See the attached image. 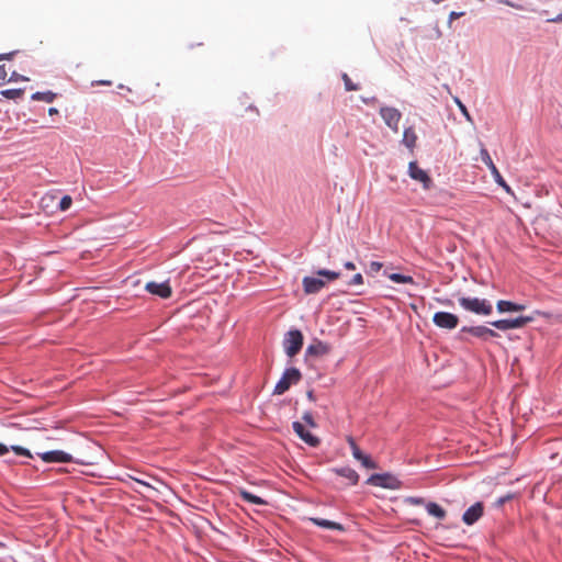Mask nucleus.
<instances>
[{
    "label": "nucleus",
    "mask_w": 562,
    "mask_h": 562,
    "mask_svg": "<svg viewBox=\"0 0 562 562\" xmlns=\"http://www.w3.org/2000/svg\"><path fill=\"white\" fill-rule=\"evenodd\" d=\"M459 304L468 312L477 315H490L493 311L492 304L485 299L479 297H460Z\"/></svg>",
    "instance_id": "obj_1"
},
{
    "label": "nucleus",
    "mask_w": 562,
    "mask_h": 562,
    "mask_svg": "<svg viewBox=\"0 0 562 562\" xmlns=\"http://www.w3.org/2000/svg\"><path fill=\"white\" fill-rule=\"evenodd\" d=\"M303 339V335L299 329H292L286 333L283 339V347L290 358H293L301 351Z\"/></svg>",
    "instance_id": "obj_2"
},
{
    "label": "nucleus",
    "mask_w": 562,
    "mask_h": 562,
    "mask_svg": "<svg viewBox=\"0 0 562 562\" xmlns=\"http://www.w3.org/2000/svg\"><path fill=\"white\" fill-rule=\"evenodd\" d=\"M301 380V372L296 368L286 369L281 379L274 386V394L281 395L285 393L292 384L299 383Z\"/></svg>",
    "instance_id": "obj_3"
},
{
    "label": "nucleus",
    "mask_w": 562,
    "mask_h": 562,
    "mask_svg": "<svg viewBox=\"0 0 562 562\" xmlns=\"http://www.w3.org/2000/svg\"><path fill=\"white\" fill-rule=\"evenodd\" d=\"M367 484L389 490H398L402 486L401 481L390 473L372 474L367 480Z\"/></svg>",
    "instance_id": "obj_4"
},
{
    "label": "nucleus",
    "mask_w": 562,
    "mask_h": 562,
    "mask_svg": "<svg viewBox=\"0 0 562 562\" xmlns=\"http://www.w3.org/2000/svg\"><path fill=\"white\" fill-rule=\"evenodd\" d=\"M481 159L486 165V167L490 169L495 182L499 184L506 192L512 193L510 187L507 184V182L502 177L501 172L498 171L497 167L493 162L488 151L486 148L482 147L480 150Z\"/></svg>",
    "instance_id": "obj_5"
},
{
    "label": "nucleus",
    "mask_w": 562,
    "mask_h": 562,
    "mask_svg": "<svg viewBox=\"0 0 562 562\" xmlns=\"http://www.w3.org/2000/svg\"><path fill=\"white\" fill-rule=\"evenodd\" d=\"M532 321L533 317L531 316H519L516 318L494 321L491 323V325L499 330H508L514 328H521Z\"/></svg>",
    "instance_id": "obj_6"
},
{
    "label": "nucleus",
    "mask_w": 562,
    "mask_h": 562,
    "mask_svg": "<svg viewBox=\"0 0 562 562\" xmlns=\"http://www.w3.org/2000/svg\"><path fill=\"white\" fill-rule=\"evenodd\" d=\"M434 324L443 329H454L459 324V317L448 312H437L432 317Z\"/></svg>",
    "instance_id": "obj_7"
},
{
    "label": "nucleus",
    "mask_w": 562,
    "mask_h": 562,
    "mask_svg": "<svg viewBox=\"0 0 562 562\" xmlns=\"http://www.w3.org/2000/svg\"><path fill=\"white\" fill-rule=\"evenodd\" d=\"M380 115L391 130H393L394 132L398 131V124L402 114L397 109L389 106L381 108Z\"/></svg>",
    "instance_id": "obj_8"
},
{
    "label": "nucleus",
    "mask_w": 562,
    "mask_h": 562,
    "mask_svg": "<svg viewBox=\"0 0 562 562\" xmlns=\"http://www.w3.org/2000/svg\"><path fill=\"white\" fill-rule=\"evenodd\" d=\"M347 442L350 446L352 456L356 460H358L362 467L366 469H376L378 464L367 454H364L360 448L357 446L355 439L352 437L347 438Z\"/></svg>",
    "instance_id": "obj_9"
},
{
    "label": "nucleus",
    "mask_w": 562,
    "mask_h": 562,
    "mask_svg": "<svg viewBox=\"0 0 562 562\" xmlns=\"http://www.w3.org/2000/svg\"><path fill=\"white\" fill-rule=\"evenodd\" d=\"M408 175L412 179L422 182L423 188L428 190L431 187V179L428 173L418 167L416 161H411L408 165Z\"/></svg>",
    "instance_id": "obj_10"
},
{
    "label": "nucleus",
    "mask_w": 562,
    "mask_h": 562,
    "mask_svg": "<svg viewBox=\"0 0 562 562\" xmlns=\"http://www.w3.org/2000/svg\"><path fill=\"white\" fill-rule=\"evenodd\" d=\"M38 457L46 463H68L72 461V457L61 450H52L38 453Z\"/></svg>",
    "instance_id": "obj_11"
},
{
    "label": "nucleus",
    "mask_w": 562,
    "mask_h": 562,
    "mask_svg": "<svg viewBox=\"0 0 562 562\" xmlns=\"http://www.w3.org/2000/svg\"><path fill=\"white\" fill-rule=\"evenodd\" d=\"M145 290L148 291L150 294L157 295L161 299H168L172 294L171 286L169 285L168 282L158 283L150 281L146 283Z\"/></svg>",
    "instance_id": "obj_12"
},
{
    "label": "nucleus",
    "mask_w": 562,
    "mask_h": 562,
    "mask_svg": "<svg viewBox=\"0 0 562 562\" xmlns=\"http://www.w3.org/2000/svg\"><path fill=\"white\" fill-rule=\"evenodd\" d=\"M482 515L483 504L481 502H477L464 512L462 516V521L465 525L471 526L474 522H476L482 517Z\"/></svg>",
    "instance_id": "obj_13"
},
{
    "label": "nucleus",
    "mask_w": 562,
    "mask_h": 562,
    "mask_svg": "<svg viewBox=\"0 0 562 562\" xmlns=\"http://www.w3.org/2000/svg\"><path fill=\"white\" fill-rule=\"evenodd\" d=\"M462 333H469L474 337L487 339L488 337H497L498 334L486 326H464L461 329Z\"/></svg>",
    "instance_id": "obj_14"
},
{
    "label": "nucleus",
    "mask_w": 562,
    "mask_h": 562,
    "mask_svg": "<svg viewBox=\"0 0 562 562\" xmlns=\"http://www.w3.org/2000/svg\"><path fill=\"white\" fill-rule=\"evenodd\" d=\"M302 285L305 294H315L326 285V282L315 277H304Z\"/></svg>",
    "instance_id": "obj_15"
},
{
    "label": "nucleus",
    "mask_w": 562,
    "mask_h": 562,
    "mask_svg": "<svg viewBox=\"0 0 562 562\" xmlns=\"http://www.w3.org/2000/svg\"><path fill=\"white\" fill-rule=\"evenodd\" d=\"M293 430L296 435L311 447H316L319 443V439L313 436L308 430L305 429L304 425L299 422L293 423Z\"/></svg>",
    "instance_id": "obj_16"
},
{
    "label": "nucleus",
    "mask_w": 562,
    "mask_h": 562,
    "mask_svg": "<svg viewBox=\"0 0 562 562\" xmlns=\"http://www.w3.org/2000/svg\"><path fill=\"white\" fill-rule=\"evenodd\" d=\"M330 346L321 340H315L306 348V355L313 357H321L329 353Z\"/></svg>",
    "instance_id": "obj_17"
},
{
    "label": "nucleus",
    "mask_w": 562,
    "mask_h": 562,
    "mask_svg": "<svg viewBox=\"0 0 562 562\" xmlns=\"http://www.w3.org/2000/svg\"><path fill=\"white\" fill-rule=\"evenodd\" d=\"M334 472L337 475L347 479L351 485H356L358 483V481H359L358 473L353 469H351L349 467L334 469Z\"/></svg>",
    "instance_id": "obj_18"
},
{
    "label": "nucleus",
    "mask_w": 562,
    "mask_h": 562,
    "mask_svg": "<svg viewBox=\"0 0 562 562\" xmlns=\"http://www.w3.org/2000/svg\"><path fill=\"white\" fill-rule=\"evenodd\" d=\"M497 311L499 313L506 312H520L525 310V305L517 304L510 301L501 300L496 304Z\"/></svg>",
    "instance_id": "obj_19"
},
{
    "label": "nucleus",
    "mask_w": 562,
    "mask_h": 562,
    "mask_svg": "<svg viewBox=\"0 0 562 562\" xmlns=\"http://www.w3.org/2000/svg\"><path fill=\"white\" fill-rule=\"evenodd\" d=\"M310 520L318 526V527H322V528H325V529H333V530H339V531H344L345 528L339 522H335V521H331V520H327V519H323V518H310Z\"/></svg>",
    "instance_id": "obj_20"
},
{
    "label": "nucleus",
    "mask_w": 562,
    "mask_h": 562,
    "mask_svg": "<svg viewBox=\"0 0 562 562\" xmlns=\"http://www.w3.org/2000/svg\"><path fill=\"white\" fill-rule=\"evenodd\" d=\"M417 142V135L415 133V130L413 127H407L404 130L403 133V143L404 145L409 148L411 150L414 149Z\"/></svg>",
    "instance_id": "obj_21"
},
{
    "label": "nucleus",
    "mask_w": 562,
    "mask_h": 562,
    "mask_svg": "<svg viewBox=\"0 0 562 562\" xmlns=\"http://www.w3.org/2000/svg\"><path fill=\"white\" fill-rule=\"evenodd\" d=\"M238 493H239V496L241 497V499L245 502H248V503H251L255 505H267V502L265 499H262L261 497H259L257 495H254L252 493H250L244 488H240Z\"/></svg>",
    "instance_id": "obj_22"
},
{
    "label": "nucleus",
    "mask_w": 562,
    "mask_h": 562,
    "mask_svg": "<svg viewBox=\"0 0 562 562\" xmlns=\"http://www.w3.org/2000/svg\"><path fill=\"white\" fill-rule=\"evenodd\" d=\"M426 510L429 515L438 519H443L446 517V510L437 503H428L426 505Z\"/></svg>",
    "instance_id": "obj_23"
},
{
    "label": "nucleus",
    "mask_w": 562,
    "mask_h": 562,
    "mask_svg": "<svg viewBox=\"0 0 562 562\" xmlns=\"http://www.w3.org/2000/svg\"><path fill=\"white\" fill-rule=\"evenodd\" d=\"M56 93L52 91H45V92H35L32 94V100L35 101H44L47 103H50L55 100Z\"/></svg>",
    "instance_id": "obj_24"
},
{
    "label": "nucleus",
    "mask_w": 562,
    "mask_h": 562,
    "mask_svg": "<svg viewBox=\"0 0 562 562\" xmlns=\"http://www.w3.org/2000/svg\"><path fill=\"white\" fill-rule=\"evenodd\" d=\"M389 279L392 280L395 283L415 284V281H414L413 277L404 276V274H401V273H391V274H389Z\"/></svg>",
    "instance_id": "obj_25"
},
{
    "label": "nucleus",
    "mask_w": 562,
    "mask_h": 562,
    "mask_svg": "<svg viewBox=\"0 0 562 562\" xmlns=\"http://www.w3.org/2000/svg\"><path fill=\"white\" fill-rule=\"evenodd\" d=\"M441 36H442V32L439 27L438 22H435V24L430 27L428 33L425 34V38L430 40V41L439 40V38H441Z\"/></svg>",
    "instance_id": "obj_26"
},
{
    "label": "nucleus",
    "mask_w": 562,
    "mask_h": 562,
    "mask_svg": "<svg viewBox=\"0 0 562 562\" xmlns=\"http://www.w3.org/2000/svg\"><path fill=\"white\" fill-rule=\"evenodd\" d=\"M0 93L2 97L7 98V99L15 100L23 95L24 90L23 89H5V90H2Z\"/></svg>",
    "instance_id": "obj_27"
},
{
    "label": "nucleus",
    "mask_w": 562,
    "mask_h": 562,
    "mask_svg": "<svg viewBox=\"0 0 562 562\" xmlns=\"http://www.w3.org/2000/svg\"><path fill=\"white\" fill-rule=\"evenodd\" d=\"M316 274L319 277L327 278L328 281L337 280L340 277V272L331 271V270H327V269H321V270L316 271Z\"/></svg>",
    "instance_id": "obj_28"
},
{
    "label": "nucleus",
    "mask_w": 562,
    "mask_h": 562,
    "mask_svg": "<svg viewBox=\"0 0 562 562\" xmlns=\"http://www.w3.org/2000/svg\"><path fill=\"white\" fill-rule=\"evenodd\" d=\"M342 80L347 91H357L359 89V87L351 81L347 74L342 75Z\"/></svg>",
    "instance_id": "obj_29"
},
{
    "label": "nucleus",
    "mask_w": 562,
    "mask_h": 562,
    "mask_svg": "<svg viewBox=\"0 0 562 562\" xmlns=\"http://www.w3.org/2000/svg\"><path fill=\"white\" fill-rule=\"evenodd\" d=\"M454 102L456 104L458 105V108L460 109L461 113L465 116V119L469 121V122H472V117L467 109V106L461 102V100L459 98H454Z\"/></svg>",
    "instance_id": "obj_30"
},
{
    "label": "nucleus",
    "mask_w": 562,
    "mask_h": 562,
    "mask_svg": "<svg viewBox=\"0 0 562 562\" xmlns=\"http://www.w3.org/2000/svg\"><path fill=\"white\" fill-rule=\"evenodd\" d=\"M71 203H72V199L70 195L63 196L59 202V210L63 212L67 211L71 206Z\"/></svg>",
    "instance_id": "obj_31"
},
{
    "label": "nucleus",
    "mask_w": 562,
    "mask_h": 562,
    "mask_svg": "<svg viewBox=\"0 0 562 562\" xmlns=\"http://www.w3.org/2000/svg\"><path fill=\"white\" fill-rule=\"evenodd\" d=\"M11 450H12L15 454H18V456H23V457L32 458V453H31L27 449H25V448H23V447H20V446H12V447H11Z\"/></svg>",
    "instance_id": "obj_32"
},
{
    "label": "nucleus",
    "mask_w": 562,
    "mask_h": 562,
    "mask_svg": "<svg viewBox=\"0 0 562 562\" xmlns=\"http://www.w3.org/2000/svg\"><path fill=\"white\" fill-rule=\"evenodd\" d=\"M383 267L382 262L379 261H371L369 265V272L370 273H376L379 272Z\"/></svg>",
    "instance_id": "obj_33"
},
{
    "label": "nucleus",
    "mask_w": 562,
    "mask_h": 562,
    "mask_svg": "<svg viewBox=\"0 0 562 562\" xmlns=\"http://www.w3.org/2000/svg\"><path fill=\"white\" fill-rule=\"evenodd\" d=\"M349 285H361L363 284V277L361 273H356L348 283Z\"/></svg>",
    "instance_id": "obj_34"
},
{
    "label": "nucleus",
    "mask_w": 562,
    "mask_h": 562,
    "mask_svg": "<svg viewBox=\"0 0 562 562\" xmlns=\"http://www.w3.org/2000/svg\"><path fill=\"white\" fill-rule=\"evenodd\" d=\"M498 3H502V4H505V5H508V7H512V8H515L517 10H524V5L521 4H518V3H515L513 1H509V0H497Z\"/></svg>",
    "instance_id": "obj_35"
},
{
    "label": "nucleus",
    "mask_w": 562,
    "mask_h": 562,
    "mask_svg": "<svg viewBox=\"0 0 562 562\" xmlns=\"http://www.w3.org/2000/svg\"><path fill=\"white\" fill-rule=\"evenodd\" d=\"M136 483L145 486L146 488H150V490H155V491H158V487L154 486L151 483L145 481V480H142V479H137V477H132Z\"/></svg>",
    "instance_id": "obj_36"
},
{
    "label": "nucleus",
    "mask_w": 562,
    "mask_h": 562,
    "mask_svg": "<svg viewBox=\"0 0 562 562\" xmlns=\"http://www.w3.org/2000/svg\"><path fill=\"white\" fill-rule=\"evenodd\" d=\"M463 15H464V12H457V11L450 12L448 25L451 26V23H452L453 20H457V19H459V18H461Z\"/></svg>",
    "instance_id": "obj_37"
},
{
    "label": "nucleus",
    "mask_w": 562,
    "mask_h": 562,
    "mask_svg": "<svg viewBox=\"0 0 562 562\" xmlns=\"http://www.w3.org/2000/svg\"><path fill=\"white\" fill-rule=\"evenodd\" d=\"M303 420L311 427H315V422L311 413H305L303 415Z\"/></svg>",
    "instance_id": "obj_38"
},
{
    "label": "nucleus",
    "mask_w": 562,
    "mask_h": 562,
    "mask_svg": "<svg viewBox=\"0 0 562 562\" xmlns=\"http://www.w3.org/2000/svg\"><path fill=\"white\" fill-rule=\"evenodd\" d=\"M8 77V72L4 65H0V85H2Z\"/></svg>",
    "instance_id": "obj_39"
},
{
    "label": "nucleus",
    "mask_w": 562,
    "mask_h": 562,
    "mask_svg": "<svg viewBox=\"0 0 562 562\" xmlns=\"http://www.w3.org/2000/svg\"><path fill=\"white\" fill-rule=\"evenodd\" d=\"M19 80H21V81H27V80H29V78H26V77H24V76H21V75L16 74V72H13V74L11 75L10 79H9V81H19Z\"/></svg>",
    "instance_id": "obj_40"
},
{
    "label": "nucleus",
    "mask_w": 562,
    "mask_h": 562,
    "mask_svg": "<svg viewBox=\"0 0 562 562\" xmlns=\"http://www.w3.org/2000/svg\"><path fill=\"white\" fill-rule=\"evenodd\" d=\"M407 502L412 505H422L424 503L423 498L420 497H409Z\"/></svg>",
    "instance_id": "obj_41"
},
{
    "label": "nucleus",
    "mask_w": 562,
    "mask_h": 562,
    "mask_svg": "<svg viewBox=\"0 0 562 562\" xmlns=\"http://www.w3.org/2000/svg\"><path fill=\"white\" fill-rule=\"evenodd\" d=\"M512 497L513 496L510 494L506 495L504 497H501V498L497 499L496 505L497 506H503L507 501L512 499Z\"/></svg>",
    "instance_id": "obj_42"
},
{
    "label": "nucleus",
    "mask_w": 562,
    "mask_h": 562,
    "mask_svg": "<svg viewBox=\"0 0 562 562\" xmlns=\"http://www.w3.org/2000/svg\"><path fill=\"white\" fill-rule=\"evenodd\" d=\"M14 52L7 53V54H0V60H10L14 56Z\"/></svg>",
    "instance_id": "obj_43"
},
{
    "label": "nucleus",
    "mask_w": 562,
    "mask_h": 562,
    "mask_svg": "<svg viewBox=\"0 0 562 562\" xmlns=\"http://www.w3.org/2000/svg\"><path fill=\"white\" fill-rule=\"evenodd\" d=\"M8 452H9V448L5 445L0 442V457L4 456Z\"/></svg>",
    "instance_id": "obj_44"
},
{
    "label": "nucleus",
    "mask_w": 562,
    "mask_h": 562,
    "mask_svg": "<svg viewBox=\"0 0 562 562\" xmlns=\"http://www.w3.org/2000/svg\"><path fill=\"white\" fill-rule=\"evenodd\" d=\"M344 266H345V268H346V269H348V270H355V269H356L355 263H353V262H351V261H347V262H345V265H344Z\"/></svg>",
    "instance_id": "obj_45"
},
{
    "label": "nucleus",
    "mask_w": 562,
    "mask_h": 562,
    "mask_svg": "<svg viewBox=\"0 0 562 562\" xmlns=\"http://www.w3.org/2000/svg\"><path fill=\"white\" fill-rule=\"evenodd\" d=\"M548 22H554V23H557V22H562V13H561V14H559V15H557V16H555V18H553V19H549V20H548Z\"/></svg>",
    "instance_id": "obj_46"
},
{
    "label": "nucleus",
    "mask_w": 562,
    "mask_h": 562,
    "mask_svg": "<svg viewBox=\"0 0 562 562\" xmlns=\"http://www.w3.org/2000/svg\"><path fill=\"white\" fill-rule=\"evenodd\" d=\"M95 83L97 85H102V86H111L112 81H110V80H100V81H97Z\"/></svg>",
    "instance_id": "obj_47"
},
{
    "label": "nucleus",
    "mask_w": 562,
    "mask_h": 562,
    "mask_svg": "<svg viewBox=\"0 0 562 562\" xmlns=\"http://www.w3.org/2000/svg\"><path fill=\"white\" fill-rule=\"evenodd\" d=\"M57 113H58V110H57L56 108H50V109H48V114H49V115H55V114H57Z\"/></svg>",
    "instance_id": "obj_48"
},
{
    "label": "nucleus",
    "mask_w": 562,
    "mask_h": 562,
    "mask_svg": "<svg viewBox=\"0 0 562 562\" xmlns=\"http://www.w3.org/2000/svg\"><path fill=\"white\" fill-rule=\"evenodd\" d=\"M153 480H154L155 482H157L158 484H160V485H165L162 481H160V480H158V479H156V477H153Z\"/></svg>",
    "instance_id": "obj_49"
},
{
    "label": "nucleus",
    "mask_w": 562,
    "mask_h": 562,
    "mask_svg": "<svg viewBox=\"0 0 562 562\" xmlns=\"http://www.w3.org/2000/svg\"><path fill=\"white\" fill-rule=\"evenodd\" d=\"M0 546H2V543H0Z\"/></svg>",
    "instance_id": "obj_50"
}]
</instances>
